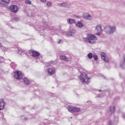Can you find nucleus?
Instances as JSON below:
<instances>
[{"label": "nucleus", "mask_w": 125, "mask_h": 125, "mask_svg": "<svg viewBox=\"0 0 125 125\" xmlns=\"http://www.w3.org/2000/svg\"><path fill=\"white\" fill-rule=\"evenodd\" d=\"M115 111H116V108H115V106H111L110 107V113L111 114H113V113H115Z\"/></svg>", "instance_id": "nucleus-16"}, {"label": "nucleus", "mask_w": 125, "mask_h": 125, "mask_svg": "<svg viewBox=\"0 0 125 125\" xmlns=\"http://www.w3.org/2000/svg\"><path fill=\"white\" fill-rule=\"evenodd\" d=\"M69 112H71V113H74V112H79L81 109L78 107H73L71 106H68L67 107Z\"/></svg>", "instance_id": "nucleus-6"}, {"label": "nucleus", "mask_w": 125, "mask_h": 125, "mask_svg": "<svg viewBox=\"0 0 125 125\" xmlns=\"http://www.w3.org/2000/svg\"><path fill=\"white\" fill-rule=\"evenodd\" d=\"M18 53H19V54H20V55H24V52H23L22 51H19Z\"/></svg>", "instance_id": "nucleus-27"}, {"label": "nucleus", "mask_w": 125, "mask_h": 125, "mask_svg": "<svg viewBox=\"0 0 125 125\" xmlns=\"http://www.w3.org/2000/svg\"><path fill=\"white\" fill-rule=\"evenodd\" d=\"M93 57L94 60H97L98 59V56H97V55H93Z\"/></svg>", "instance_id": "nucleus-23"}, {"label": "nucleus", "mask_w": 125, "mask_h": 125, "mask_svg": "<svg viewBox=\"0 0 125 125\" xmlns=\"http://www.w3.org/2000/svg\"><path fill=\"white\" fill-rule=\"evenodd\" d=\"M96 31H97V35L98 36H100V34L102 32V27L101 25L99 24L96 27Z\"/></svg>", "instance_id": "nucleus-8"}, {"label": "nucleus", "mask_w": 125, "mask_h": 125, "mask_svg": "<svg viewBox=\"0 0 125 125\" xmlns=\"http://www.w3.org/2000/svg\"><path fill=\"white\" fill-rule=\"evenodd\" d=\"M4 61V59L2 57H0V63H2Z\"/></svg>", "instance_id": "nucleus-24"}, {"label": "nucleus", "mask_w": 125, "mask_h": 125, "mask_svg": "<svg viewBox=\"0 0 125 125\" xmlns=\"http://www.w3.org/2000/svg\"><path fill=\"white\" fill-rule=\"evenodd\" d=\"M30 55L36 59L37 62H42V56L37 51L30 50L29 51Z\"/></svg>", "instance_id": "nucleus-3"}, {"label": "nucleus", "mask_w": 125, "mask_h": 125, "mask_svg": "<svg viewBox=\"0 0 125 125\" xmlns=\"http://www.w3.org/2000/svg\"><path fill=\"white\" fill-rule=\"evenodd\" d=\"M58 43H61V42H62V40H60V41H59Z\"/></svg>", "instance_id": "nucleus-31"}, {"label": "nucleus", "mask_w": 125, "mask_h": 125, "mask_svg": "<svg viewBox=\"0 0 125 125\" xmlns=\"http://www.w3.org/2000/svg\"><path fill=\"white\" fill-rule=\"evenodd\" d=\"M123 118H125V116H123Z\"/></svg>", "instance_id": "nucleus-35"}, {"label": "nucleus", "mask_w": 125, "mask_h": 125, "mask_svg": "<svg viewBox=\"0 0 125 125\" xmlns=\"http://www.w3.org/2000/svg\"><path fill=\"white\" fill-rule=\"evenodd\" d=\"M61 59H62V60H63L64 61H69V59H68L67 57L64 55L61 56Z\"/></svg>", "instance_id": "nucleus-15"}, {"label": "nucleus", "mask_w": 125, "mask_h": 125, "mask_svg": "<svg viewBox=\"0 0 125 125\" xmlns=\"http://www.w3.org/2000/svg\"><path fill=\"white\" fill-rule=\"evenodd\" d=\"M47 72L48 75L52 76V75H54L56 73V69L54 67H50L47 69Z\"/></svg>", "instance_id": "nucleus-7"}, {"label": "nucleus", "mask_w": 125, "mask_h": 125, "mask_svg": "<svg viewBox=\"0 0 125 125\" xmlns=\"http://www.w3.org/2000/svg\"><path fill=\"white\" fill-rule=\"evenodd\" d=\"M46 3H47V6H51V5L52 4L51 2L49 1H47Z\"/></svg>", "instance_id": "nucleus-26"}, {"label": "nucleus", "mask_w": 125, "mask_h": 125, "mask_svg": "<svg viewBox=\"0 0 125 125\" xmlns=\"http://www.w3.org/2000/svg\"><path fill=\"white\" fill-rule=\"evenodd\" d=\"M62 6H63V7H68V4L67 3H62L61 4Z\"/></svg>", "instance_id": "nucleus-20"}, {"label": "nucleus", "mask_w": 125, "mask_h": 125, "mask_svg": "<svg viewBox=\"0 0 125 125\" xmlns=\"http://www.w3.org/2000/svg\"><path fill=\"white\" fill-rule=\"evenodd\" d=\"M0 48H1L2 50H3V51H6V50H7V48L4 46H1V44H0Z\"/></svg>", "instance_id": "nucleus-18"}, {"label": "nucleus", "mask_w": 125, "mask_h": 125, "mask_svg": "<svg viewBox=\"0 0 125 125\" xmlns=\"http://www.w3.org/2000/svg\"><path fill=\"white\" fill-rule=\"evenodd\" d=\"M5 106V103L4 102H0V110H3Z\"/></svg>", "instance_id": "nucleus-14"}, {"label": "nucleus", "mask_w": 125, "mask_h": 125, "mask_svg": "<svg viewBox=\"0 0 125 125\" xmlns=\"http://www.w3.org/2000/svg\"><path fill=\"white\" fill-rule=\"evenodd\" d=\"M83 17L86 20H91L92 19V17L88 13H84L83 15Z\"/></svg>", "instance_id": "nucleus-9"}, {"label": "nucleus", "mask_w": 125, "mask_h": 125, "mask_svg": "<svg viewBox=\"0 0 125 125\" xmlns=\"http://www.w3.org/2000/svg\"><path fill=\"white\" fill-rule=\"evenodd\" d=\"M116 26H110V34H113L114 33H115V32H116Z\"/></svg>", "instance_id": "nucleus-12"}, {"label": "nucleus", "mask_w": 125, "mask_h": 125, "mask_svg": "<svg viewBox=\"0 0 125 125\" xmlns=\"http://www.w3.org/2000/svg\"><path fill=\"white\" fill-rule=\"evenodd\" d=\"M121 67H123V65L122 64H121Z\"/></svg>", "instance_id": "nucleus-33"}, {"label": "nucleus", "mask_w": 125, "mask_h": 125, "mask_svg": "<svg viewBox=\"0 0 125 125\" xmlns=\"http://www.w3.org/2000/svg\"><path fill=\"white\" fill-rule=\"evenodd\" d=\"M9 9L11 11L13 12L14 13H16L18 10H19V7L17 6L16 5H12L9 7Z\"/></svg>", "instance_id": "nucleus-5"}, {"label": "nucleus", "mask_w": 125, "mask_h": 125, "mask_svg": "<svg viewBox=\"0 0 125 125\" xmlns=\"http://www.w3.org/2000/svg\"><path fill=\"white\" fill-rule=\"evenodd\" d=\"M99 91H101V90H99Z\"/></svg>", "instance_id": "nucleus-36"}, {"label": "nucleus", "mask_w": 125, "mask_h": 125, "mask_svg": "<svg viewBox=\"0 0 125 125\" xmlns=\"http://www.w3.org/2000/svg\"><path fill=\"white\" fill-rule=\"evenodd\" d=\"M1 1H4V2H6L7 3H8L9 2V0H1Z\"/></svg>", "instance_id": "nucleus-28"}, {"label": "nucleus", "mask_w": 125, "mask_h": 125, "mask_svg": "<svg viewBox=\"0 0 125 125\" xmlns=\"http://www.w3.org/2000/svg\"><path fill=\"white\" fill-rule=\"evenodd\" d=\"M101 58L103 60H104L105 62H108L109 61V60L106 59V54L104 53H102L101 54Z\"/></svg>", "instance_id": "nucleus-10"}, {"label": "nucleus", "mask_w": 125, "mask_h": 125, "mask_svg": "<svg viewBox=\"0 0 125 125\" xmlns=\"http://www.w3.org/2000/svg\"><path fill=\"white\" fill-rule=\"evenodd\" d=\"M97 97H102V96H100V95H98Z\"/></svg>", "instance_id": "nucleus-32"}, {"label": "nucleus", "mask_w": 125, "mask_h": 125, "mask_svg": "<svg viewBox=\"0 0 125 125\" xmlns=\"http://www.w3.org/2000/svg\"><path fill=\"white\" fill-rule=\"evenodd\" d=\"M97 40V38L95 35L93 34H87V37L85 38H83V41L84 42L87 43H91L93 44L96 42Z\"/></svg>", "instance_id": "nucleus-2"}, {"label": "nucleus", "mask_w": 125, "mask_h": 125, "mask_svg": "<svg viewBox=\"0 0 125 125\" xmlns=\"http://www.w3.org/2000/svg\"><path fill=\"white\" fill-rule=\"evenodd\" d=\"M79 79L82 83H86V84L90 82L89 78H88L87 75L85 73H82L79 76Z\"/></svg>", "instance_id": "nucleus-4"}, {"label": "nucleus", "mask_w": 125, "mask_h": 125, "mask_svg": "<svg viewBox=\"0 0 125 125\" xmlns=\"http://www.w3.org/2000/svg\"><path fill=\"white\" fill-rule=\"evenodd\" d=\"M67 23H68V24H71V25L73 24H76V20L74 19H69L67 20Z\"/></svg>", "instance_id": "nucleus-13"}, {"label": "nucleus", "mask_w": 125, "mask_h": 125, "mask_svg": "<svg viewBox=\"0 0 125 125\" xmlns=\"http://www.w3.org/2000/svg\"><path fill=\"white\" fill-rule=\"evenodd\" d=\"M75 25L76 27H78V28H83V24L82 21H78L76 22Z\"/></svg>", "instance_id": "nucleus-11"}, {"label": "nucleus", "mask_w": 125, "mask_h": 125, "mask_svg": "<svg viewBox=\"0 0 125 125\" xmlns=\"http://www.w3.org/2000/svg\"><path fill=\"white\" fill-rule=\"evenodd\" d=\"M11 66L12 68L14 69V68H15V67H16V64H15V63H14V62H13V63L11 64Z\"/></svg>", "instance_id": "nucleus-25"}, {"label": "nucleus", "mask_w": 125, "mask_h": 125, "mask_svg": "<svg viewBox=\"0 0 125 125\" xmlns=\"http://www.w3.org/2000/svg\"><path fill=\"white\" fill-rule=\"evenodd\" d=\"M78 71L80 72V73H82V71H83V68L81 67L80 68H78Z\"/></svg>", "instance_id": "nucleus-29"}, {"label": "nucleus", "mask_w": 125, "mask_h": 125, "mask_svg": "<svg viewBox=\"0 0 125 125\" xmlns=\"http://www.w3.org/2000/svg\"><path fill=\"white\" fill-rule=\"evenodd\" d=\"M71 35L73 36L74 34H76V30L73 29L70 32Z\"/></svg>", "instance_id": "nucleus-22"}, {"label": "nucleus", "mask_w": 125, "mask_h": 125, "mask_svg": "<svg viewBox=\"0 0 125 125\" xmlns=\"http://www.w3.org/2000/svg\"><path fill=\"white\" fill-rule=\"evenodd\" d=\"M25 2L27 4H32V2H31V1H30V0H26Z\"/></svg>", "instance_id": "nucleus-21"}, {"label": "nucleus", "mask_w": 125, "mask_h": 125, "mask_svg": "<svg viewBox=\"0 0 125 125\" xmlns=\"http://www.w3.org/2000/svg\"><path fill=\"white\" fill-rule=\"evenodd\" d=\"M25 120H27L26 118H25Z\"/></svg>", "instance_id": "nucleus-37"}, {"label": "nucleus", "mask_w": 125, "mask_h": 125, "mask_svg": "<svg viewBox=\"0 0 125 125\" xmlns=\"http://www.w3.org/2000/svg\"><path fill=\"white\" fill-rule=\"evenodd\" d=\"M87 57L89 58V59H91V58H92V57H93V55H92V53H89L88 55H87Z\"/></svg>", "instance_id": "nucleus-19"}, {"label": "nucleus", "mask_w": 125, "mask_h": 125, "mask_svg": "<svg viewBox=\"0 0 125 125\" xmlns=\"http://www.w3.org/2000/svg\"><path fill=\"white\" fill-rule=\"evenodd\" d=\"M124 61H125V59H124Z\"/></svg>", "instance_id": "nucleus-34"}, {"label": "nucleus", "mask_w": 125, "mask_h": 125, "mask_svg": "<svg viewBox=\"0 0 125 125\" xmlns=\"http://www.w3.org/2000/svg\"><path fill=\"white\" fill-rule=\"evenodd\" d=\"M104 30V32H105L106 34L110 33V27L109 26L105 27Z\"/></svg>", "instance_id": "nucleus-17"}, {"label": "nucleus", "mask_w": 125, "mask_h": 125, "mask_svg": "<svg viewBox=\"0 0 125 125\" xmlns=\"http://www.w3.org/2000/svg\"><path fill=\"white\" fill-rule=\"evenodd\" d=\"M14 77L15 79H17V80H21V82H23L26 85L30 83V81L27 78H25V77L23 76V74L21 71H17L15 72Z\"/></svg>", "instance_id": "nucleus-1"}, {"label": "nucleus", "mask_w": 125, "mask_h": 125, "mask_svg": "<svg viewBox=\"0 0 125 125\" xmlns=\"http://www.w3.org/2000/svg\"><path fill=\"white\" fill-rule=\"evenodd\" d=\"M42 2H46V0H40Z\"/></svg>", "instance_id": "nucleus-30"}]
</instances>
